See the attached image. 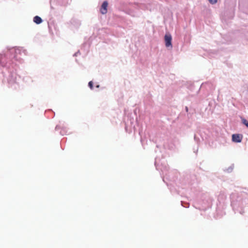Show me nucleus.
Wrapping results in <instances>:
<instances>
[{
    "label": "nucleus",
    "mask_w": 248,
    "mask_h": 248,
    "mask_svg": "<svg viewBox=\"0 0 248 248\" xmlns=\"http://www.w3.org/2000/svg\"><path fill=\"white\" fill-rule=\"evenodd\" d=\"M212 4H215V3H216L217 2V0H208Z\"/></svg>",
    "instance_id": "0eeeda50"
},
{
    "label": "nucleus",
    "mask_w": 248,
    "mask_h": 248,
    "mask_svg": "<svg viewBox=\"0 0 248 248\" xmlns=\"http://www.w3.org/2000/svg\"><path fill=\"white\" fill-rule=\"evenodd\" d=\"M242 140V136L240 134H233L232 140L235 142H240Z\"/></svg>",
    "instance_id": "7ed1b4c3"
},
{
    "label": "nucleus",
    "mask_w": 248,
    "mask_h": 248,
    "mask_svg": "<svg viewBox=\"0 0 248 248\" xmlns=\"http://www.w3.org/2000/svg\"><path fill=\"white\" fill-rule=\"evenodd\" d=\"M33 21L37 24H40L42 22L41 18L37 16H35L33 18Z\"/></svg>",
    "instance_id": "20e7f679"
},
{
    "label": "nucleus",
    "mask_w": 248,
    "mask_h": 248,
    "mask_svg": "<svg viewBox=\"0 0 248 248\" xmlns=\"http://www.w3.org/2000/svg\"><path fill=\"white\" fill-rule=\"evenodd\" d=\"M165 46L167 47L172 48L171 40L172 38L171 35L169 33L166 34L164 37Z\"/></svg>",
    "instance_id": "f257e3e1"
},
{
    "label": "nucleus",
    "mask_w": 248,
    "mask_h": 248,
    "mask_svg": "<svg viewBox=\"0 0 248 248\" xmlns=\"http://www.w3.org/2000/svg\"><path fill=\"white\" fill-rule=\"evenodd\" d=\"M88 85L90 89L92 90L93 89V82L91 81L89 82Z\"/></svg>",
    "instance_id": "423d86ee"
},
{
    "label": "nucleus",
    "mask_w": 248,
    "mask_h": 248,
    "mask_svg": "<svg viewBox=\"0 0 248 248\" xmlns=\"http://www.w3.org/2000/svg\"><path fill=\"white\" fill-rule=\"evenodd\" d=\"M243 123L247 127H248V121L246 120V119L243 120Z\"/></svg>",
    "instance_id": "39448f33"
},
{
    "label": "nucleus",
    "mask_w": 248,
    "mask_h": 248,
    "mask_svg": "<svg viewBox=\"0 0 248 248\" xmlns=\"http://www.w3.org/2000/svg\"><path fill=\"white\" fill-rule=\"evenodd\" d=\"M108 6V2L107 1H104L100 8V12L102 14H106L107 13V8Z\"/></svg>",
    "instance_id": "f03ea898"
},
{
    "label": "nucleus",
    "mask_w": 248,
    "mask_h": 248,
    "mask_svg": "<svg viewBox=\"0 0 248 248\" xmlns=\"http://www.w3.org/2000/svg\"><path fill=\"white\" fill-rule=\"evenodd\" d=\"M186 110L187 111V110H188V108H187V107H186Z\"/></svg>",
    "instance_id": "6e6552de"
},
{
    "label": "nucleus",
    "mask_w": 248,
    "mask_h": 248,
    "mask_svg": "<svg viewBox=\"0 0 248 248\" xmlns=\"http://www.w3.org/2000/svg\"><path fill=\"white\" fill-rule=\"evenodd\" d=\"M99 87V85H97V86H96V87H97V88H98Z\"/></svg>",
    "instance_id": "1a4fd4ad"
}]
</instances>
